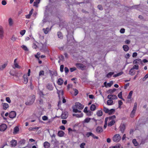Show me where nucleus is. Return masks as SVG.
Returning a JSON list of instances; mask_svg holds the SVG:
<instances>
[{
    "label": "nucleus",
    "instance_id": "69168bd1",
    "mask_svg": "<svg viewBox=\"0 0 148 148\" xmlns=\"http://www.w3.org/2000/svg\"><path fill=\"white\" fill-rule=\"evenodd\" d=\"M76 70V69L75 67L70 68V70L71 72H73L74 71Z\"/></svg>",
    "mask_w": 148,
    "mask_h": 148
},
{
    "label": "nucleus",
    "instance_id": "7c9ffc66",
    "mask_svg": "<svg viewBox=\"0 0 148 148\" xmlns=\"http://www.w3.org/2000/svg\"><path fill=\"white\" fill-rule=\"evenodd\" d=\"M88 108L87 107H86L84 110V112L85 113H89L90 114H88V115L90 116L91 115V112L90 111H89L87 110Z\"/></svg>",
    "mask_w": 148,
    "mask_h": 148
},
{
    "label": "nucleus",
    "instance_id": "c9c22d12",
    "mask_svg": "<svg viewBox=\"0 0 148 148\" xmlns=\"http://www.w3.org/2000/svg\"><path fill=\"white\" fill-rule=\"evenodd\" d=\"M136 111V110H132L130 115V116L131 118H133L135 114Z\"/></svg>",
    "mask_w": 148,
    "mask_h": 148
},
{
    "label": "nucleus",
    "instance_id": "3c124183",
    "mask_svg": "<svg viewBox=\"0 0 148 148\" xmlns=\"http://www.w3.org/2000/svg\"><path fill=\"white\" fill-rule=\"evenodd\" d=\"M114 72H110L107 75V77H110L113 75L114 74Z\"/></svg>",
    "mask_w": 148,
    "mask_h": 148
},
{
    "label": "nucleus",
    "instance_id": "e2e57ef3",
    "mask_svg": "<svg viewBox=\"0 0 148 148\" xmlns=\"http://www.w3.org/2000/svg\"><path fill=\"white\" fill-rule=\"evenodd\" d=\"M42 119L44 121H46L48 119V117L46 116H44L42 117Z\"/></svg>",
    "mask_w": 148,
    "mask_h": 148
},
{
    "label": "nucleus",
    "instance_id": "052dcab7",
    "mask_svg": "<svg viewBox=\"0 0 148 148\" xmlns=\"http://www.w3.org/2000/svg\"><path fill=\"white\" fill-rule=\"evenodd\" d=\"M6 100L9 103H10L11 101L9 97H6Z\"/></svg>",
    "mask_w": 148,
    "mask_h": 148
},
{
    "label": "nucleus",
    "instance_id": "423d86ee",
    "mask_svg": "<svg viewBox=\"0 0 148 148\" xmlns=\"http://www.w3.org/2000/svg\"><path fill=\"white\" fill-rule=\"evenodd\" d=\"M86 136L88 137L90 136H91L94 138L98 139V137L97 136H95V135L91 132H88L86 134Z\"/></svg>",
    "mask_w": 148,
    "mask_h": 148
},
{
    "label": "nucleus",
    "instance_id": "473e14b6",
    "mask_svg": "<svg viewBox=\"0 0 148 148\" xmlns=\"http://www.w3.org/2000/svg\"><path fill=\"white\" fill-rule=\"evenodd\" d=\"M8 22L10 26H12V25L13 22V20L11 18H9Z\"/></svg>",
    "mask_w": 148,
    "mask_h": 148
},
{
    "label": "nucleus",
    "instance_id": "f3484780",
    "mask_svg": "<svg viewBox=\"0 0 148 148\" xmlns=\"http://www.w3.org/2000/svg\"><path fill=\"white\" fill-rule=\"evenodd\" d=\"M47 88L50 90H53V87L52 85L51 84H48L47 86Z\"/></svg>",
    "mask_w": 148,
    "mask_h": 148
},
{
    "label": "nucleus",
    "instance_id": "0e129e2a",
    "mask_svg": "<svg viewBox=\"0 0 148 148\" xmlns=\"http://www.w3.org/2000/svg\"><path fill=\"white\" fill-rule=\"evenodd\" d=\"M119 107H120L121 106V105L123 104V102L121 100L119 101L118 102Z\"/></svg>",
    "mask_w": 148,
    "mask_h": 148
},
{
    "label": "nucleus",
    "instance_id": "49530a36",
    "mask_svg": "<svg viewBox=\"0 0 148 148\" xmlns=\"http://www.w3.org/2000/svg\"><path fill=\"white\" fill-rule=\"evenodd\" d=\"M118 96L120 99H122L123 100H124V99L122 97V92H120L118 94Z\"/></svg>",
    "mask_w": 148,
    "mask_h": 148
},
{
    "label": "nucleus",
    "instance_id": "8fccbe9b",
    "mask_svg": "<svg viewBox=\"0 0 148 148\" xmlns=\"http://www.w3.org/2000/svg\"><path fill=\"white\" fill-rule=\"evenodd\" d=\"M73 90H74V95L75 96L77 95L78 93V90L75 88H73Z\"/></svg>",
    "mask_w": 148,
    "mask_h": 148
},
{
    "label": "nucleus",
    "instance_id": "de8ad7c7",
    "mask_svg": "<svg viewBox=\"0 0 148 148\" xmlns=\"http://www.w3.org/2000/svg\"><path fill=\"white\" fill-rule=\"evenodd\" d=\"M103 111L106 113H108L109 110L105 106L103 107Z\"/></svg>",
    "mask_w": 148,
    "mask_h": 148
},
{
    "label": "nucleus",
    "instance_id": "0eeeda50",
    "mask_svg": "<svg viewBox=\"0 0 148 148\" xmlns=\"http://www.w3.org/2000/svg\"><path fill=\"white\" fill-rule=\"evenodd\" d=\"M7 126L5 124H2L0 125V131H4L7 129Z\"/></svg>",
    "mask_w": 148,
    "mask_h": 148
},
{
    "label": "nucleus",
    "instance_id": "c85d7f7f",
    "mask_svg": "<svg viewBox=\"0 0 148 148\" xmlns=\"http://www.w3.org/2000/svg\"><path fill=\"white\" fill-rule=\"evenodd\" d=\"M96 106L94 104H92L90 107V109L92 111H94L96 110Z\"/></svg>",
    "mask_w": 148,
    "mask_h": 148
},
{
    "label": "nucleus",
    "instance_id": "5fc2aeb1",
    "mask_svg": "<svg viewBox=\"0 0 148 148\" xmlns=\"http://www.w3.org/2000/svg\"><path fill=\"white\" fill-rule=\"evenodd\" d=\"M44 75V71H43L42 70V71H40V72L39 73V76L43 75Z\"/></svg>",
    "mask_w": 148,
    "mask_h": 148
},
{
    "label": "nucleus",
    "instance_id": "4468645a",
    "mask_svg": "<svg viewBox=\"0 0 148 148\" xmlns=\"http://www.w3.org/2000/svg\"><path fill=\"white\" fill-rule=\"evenodd\" d=\"M96 132L98 133H100L103 131L102 127L101 126H98L96 129Z\"/></svg>",
    "mask_w": 148,
    "mask_h": 148
},
{
    "label": "nucleus",
    "instance_id": "20e7f679",
    "mask_svg": "<svg viewBox=\"0 0 148 148\" xmlns=\"http://www.w3.org/2000/svg\"><path fill=\"white\" fill-rule=\"evenodd\" d=\"M121 139V137L120 135L118 134H115L112 138L113 141L115 142H119Z\"/></svg>",
    "mask_w": 148,
    "mask_h": 148
},
{
    "label": "nucleus",
    "instance_id": "a19ab883",
    "mask_svg": "<svg viewBox=\"0 0 148 148\" xmlns=\"http://www.w3.org/2000/svg\"><path fill=\"white\" fill-rule=\"evenodd\" d=\"M25 140L24 139H22L21 140L19 141V143L20 144L22 145L24 144L25 143Z\"/></svg>",
    "mask_w": 148,
    "mask_h": 148
},
{
    "label": "nucleus",
    "instance_id": "603ef678",
    "mask_svg": "<svg viewBox=\"0 0 148 148\" xmlns=\"http://www.w3.org/2000/svg\"><path fill=\"white\" fill-rule=\"evenodd\" d=\"M17 39V38L14 35H13L12 36L11 40L13 41H15Z\"/></svg>",
    "mask_w": 148,
    "mask_h": 148
},
{
    "label": "nucleus",
    "instance_id": "5701e85b",
    "mask_svg": "<svg viewBox=\"0 0 148 148\" xmlns=\"http://www.w3.org/2000/svg\"><path fill=\"white\" fill-rule=\"evenodd\" d=\"M73 116H75L77 118L82 117L83 116V114L82 113H81L80 114H73Z\"/></svg>",
    "mask_w": 148,
    "mask_h": 148
},
{
    "label": "nucleus",
    "instance_id": "4c0bfd02",
    "mask_svg": "<svg viewBox=\"0 0 148 148\" xmlns=\"http://www.w3.org/2000/svg\"><path fill=\"white\" fill-rule=\"evenodd\" d=\"M116 90V89L115 88H114L113 89H109L108 91V93L112 94L115 92Z\"/></svg>",
    "mask_w": 148,
    "mask_h": 148
},
{
    "label": "nucleus",
    "instance_id": "b1692460",
    "mask_svg": "<svg viewBox=\"0 0 148 148\" xmlns=\"http://www.w3.org/2000/svg\"><path fill=\"white\" fill-rule=\"evenodd\" d=\"M64 134V132L62 131H59L58 132V134L60 137L63 136Z\"/></svg>",
    "mask_w": 148,
    "mask_h": 148
},
{
    "label": "nucleus",
    "instance_id": "f257e3e1",
    "mask_svg": "<svg viewBox=\"0 0 148 148\" xmlns=\"http://www.w3.org/2000/svg\"><path fill=\"white\" fill-rule=\"evenodd\" d=\"M84 107V106L81 104L80 103L78 102H76L75 105L73 106V112L75 113H81V111L78 110H82Z\"/></svg>",
    "mask_w": 148,
    "mask_h": 148
},
{
    "label": "nucleus",
    "instance_id": "ddd939ff",
    "mask_svg": "<svg viewBox=\"0 0 148 148\" xmlns=\"http://www.w3.org/2000/svg\"><path fill=\"white\" fill-rule=\"evenodd\" d=\"M64 81L61 78H59L57 81V84L60 86H61L63 83Z\"/></svg>",
    "mask_w": 148,
    "mask_h": 148
},
{
    "label": "nucleus",
    "instance_id": "bb28decb",
    "mask_svg": "<svg viewBox=\"0 0 148 148\" xmlns=\"http://www.w3.org/2000/svg\"><path fill=\"white\" fill-rule=\"evenodd\" d=\"M135 71L132 68L129 71V74L131 75H134L135 73Z\"/></svg>",
    "mask_w": 148,
    "mask_h": 148
},
{
    "label": "nucleus",
    "instance_id": "9b49d317",
    "mask_svg": "<svg viewBox=\"0 0 148 148\" xmlns=\"http://www.w3.org/2000/svg\"><path fill=\"white\" fill-rule=\"evenodd\" d=\"M4 31L2 27L0 26V38L3 39V37Z\"/></svg>",
    "mask_w": 148,
    "mask_h": 148
},
{
    "label": "nucleus",
    "instance_id": "79ce46f5",
    "mask_svg": "<svg viewBox=\"0 0 148 148\" xmlns=\"http://www.w3.org/2000/svg\"><path fill=\"white\" fill-rule=\"evenodd\" d=\"M58 38L62 39L63 38V36L62 33L60 32H58L57 33Z\"/></svg>",
    "mask_w": 148,
    "mask_h": 148
},
{
    "label": "nucleus",
    "instance_id": "13d9d810",
    "mask_svg": "<svg viewBox=\"0 0 148 148\" xmlns=\"http://www.w3.org/2000/svg\"><path fill=\"white\" fill-rule=\"evenodd\" d=\"M25 32H26V31H25V30H21L20 32V34L21 35L23 36V35H24L25 34Z\"/></svg>",
    "mask_w": 148,
    "mask_h": 148
},
{
    "label": "nucleus",
    "instance_id": "393cba45",
    "mask_svg": "<svg viewBox=\"0 0 148 148\" xmlns=\"http://www.w3.org/2000/svg\"><path fill=\"white\" fill-rule=\"evenodd\" d=\"M43 30L44 33L47 34L48 33L49 31L51 30V29H49V27H47L46 29H43Z\"/></svg>",
    "mask_w": 148,
    "mask_h": 148
},
{
    "label": "nucleus",
    "instance_id": "a878e982",
    "mask_svg": "<svg viewBox=\"0 0 148 148\" xmlns=\"http://www.w3.org/2000/svg\"><path fill=\"white\" fill-rule=\"evenodd\" d=\"M57 93L58 94V96L59 98H60V95H61L62 96H63L64 95V92L62 90H58L57 92Z\"/></svg>",
    "mask_w": 148,
    "mask_h": 148
},
{
    "label": "nucleus",
    "instance_id": "f8f14e48",
    "mask_svg": "<svg viewBox=\"0 0 148 148\" xmlns=\"http://www.w3.org/2000/svg\"><path fill=\"white\" fill-rule=\"evenodd\" d=\"M91 119L90 118H86L82 122V123L83 124L88 123L89 122Z\"/></svg>",
    "mask_w": 148,
    "mask_h": 148
},
{
    "label": "nucleus",
    "instance_id": "4d7b16f0",
    "mask_svg": "<svg viewBox=\"0 0 148 148\" xmlns=\"http://www.w3.org/2000/svg\"><path fill=\"white\" fill-rule=\"evenodd\" d=\"M14 65L15 66V67H13L14 69H15L16 68H20V66L18 65V64L17 63H15L14 64Z\"/></svg>",
    "mask_w": 148,
    "mask_h": 148
},
{
    "label": "nucleus",
    "instance_id": "6e6d98bb",
    "mask_svg": "<svg viewBox=\"0 0 148 148\" xmlns=\"http://www.w3.org/2000/svg\"><path fill=\"white\" fill-rule=\"evenodd\" d=\"M113 84V82L112 81H110L109 83H108L107 84V86L109 87H111V86Z\"/></svg>",
    "mask_w": 148,
    "mask_h": 148
},
{
    "label": "nucleus",
    "instance_id": "bf43d9fd",
    "mask_svg": "<svg viewBox=\"0 0 148 148\" xmlns=\"http://www.w3.org/2000/svg\"><path fill=\"white\" fill-rule=\"evenodd\" d=\"M137 103L135 102L134 104L133 110H134L136 111V108H137Z\"/></svg>",
    "mask_w": 148,
    "mask_h": 148
},
{
    "label": "nucleus",
    "instance_id": "864d4df0",
    "mask_svg": "<svg viewBox=\"0 0 148 148\" xmlns=\"http://www.w3.org/2000/svg\"><path fill=\"white\" fill-rule=\"evenodd\" d=\"M120 145L119 144L115 146H112L110 148H120Z\"/></svg>",
    "mask_w": 148,
    "mask_h": 148
},
{
    "label": "nucleus",
    "instance_id": "338daca9",
    "mask_svg": "<svg viewBox=\"0 0 148 148\" xmlns=\"http://www.w3.org/2000/svg\"><path fill=\"white\" fill-rule=\"evenodd\" d=\"M85 145V143H82L80 145V147L81 148H84V145Z\"/></svg>",
    "mask_w": 148,
    "mask_h": 148
},
{
    "label": "nucleus",
    "instance_id": "cd10ccee",
    "mask_svg": "<svg viewBox=\"0 0 148 148\" xmlns=\"http://www.w3.org/2000/svg\"><path fill=\"white\" fill-rule=\"evenodd\" d=\"M40 0H36L34 3V6L37 7L38 4L40 3Z\"/></svg>",
    "mask_w": 148,
    "mask_h": 148
},
{
    "label": "nucleus",
    "instance_id": "ea45409f",
    "mask_svg": "<svg viewBox=\"0 0 148 148\" xmlns=\"http://www.w3.org/2000/svg\"><path fill=\"white\" fill-rule=\"evenodd\" d=\"M115 111V110L114 109H112L110 110H109V111L108 113L109 114H111L113 113H114Z\"/></svg>",
    "mask_w": 148,
    "mask_h": 148
},
{
    "label": "nucleus",
    "instance_id": "2eb2a0df",
    "mask_svg": "<svg viewBox=\"0 0 148 148\" xmlns=\"http://www.w3.org/2000/svg\"><path fill=\"white\" fill-rule=\"evenodd\" d=\"M2 105L4 110H6L9 107L8 104L6 103H3L2 104Z\"/></svg>",
    "mask_w": 148,
    "mask_h": 148
},
{
    "label": "nucleus",
    "instance_id": "6e6552de",
    "mask_svg": "<svg viewBox=\"0 0 148 148\" xmlns=\"http://www.w3.org/2000/svg\"><path fill=\"white\" fill-rule=\"evenodd\" d=\"M16 114L15 112L12 111L9 114V117L10 118L13 119L16 116Z\"/></svg>",
    "mask_w": 148,
    "mask_h": 148
},
{
    "label": "nucleus",
    "instance_id": "09e8293b",
    "mask_svg": "<svg viewBox=\"0 0 148 148\" xmlns=\"http://www.w3.org/2000/svg\"><path fill=\"white\" fill-rule=\"evenodd\" d=\"M132 142L135 146H137L138 145V143L137 142L136 139H134L133 140Z\"/></svg>",
    "mask_w": 148,
    "mask_h": 148
},
{
    "label": "nucleus",
    "instance_id": "2f4dec72",
    "mask_svg": "<svg viewBox=\"0 0 148 148\" xmlns=\"http://www.w3.org/2000/svg\"><path fill=\"white\" fill-rule=\"evenodd\" d=\"M141 62V60L140 59H138L134 60L133 62V63L134 64H137L139 63V62Z\"/></svg>",
    "mask_w": 148,
    "mask_h": 148
},
{
    "label": "nucleus",
    "instance_id": "680f3d73",
    "mask_svg": "<svg viewBox=\"0 0 148 148\" xmlns=\"http://www.w3.org/2000/svg\"><path fill=\"white\" fill-rule=\"evenodd\" d=\"M64 66L63 65H62L60 66V71L61 72L63 71Z\"/></svg>",
    "mask_w": 148,
    "mask_h": 148
},
{
    "label": "nucleus",
    "instance_id": "6ab92c4d",
    "mask_svg": "<svg viewBox=\"0 0 148 148\" xmlns=\"http://www.w3.org/2000/svg\"><path fill=\"white\" fill-rule=\"evenodd\" d=\"M125 129V127L124 125H121L120 127V130L122 133H123Z\"/></svg>",
    "mask_w": 148,
    "mask_h": 148
},
{
    "label": "nucleus",
    "instance_id": "7ed1b4c3",
    "mask_svg": "<svg viewBox=\"0 0 148 148\" xmlns=\"http://www.w3.org/2000/svg\"><path fill=\"white\" fill-rule=\"evenodd\" d=\"M116 118V116L115 115H113L112 116H110L106 118L105 119V124L103 126V128L104 129L106 128L107 126V122L110 121V120H111L112 119H114Z\"/></svg>",
    "mask_w": 148,
    "mask_h": 148
},
{
    "label": "nucleus",
    "instance_id": "a18cd8bd",
    "mask_svg": "<svg viewBox=\"0 0 148 148\" xmlns=\"http://www.w3.org/2000/svg\"><path fill=\"white\" fill-rule=\"evenodd\" d=\"M21 47L25 51H28V49L26 46L24 45H22L21 46Z\"/></svg>",
    "mask_w": 148,
    "mask_h": 148
},
{
    "label": "nucleus",
    "instance_id": "58836bf2",
    "mask_svg": "<svg viewBox=\"0 0 148 148\" xmlns=\"http://www.w3.org/2000/svg\"><path fill=\"white\" fill-rule=\"evenodd\" d=\"M133 91H131L129 92V94L127 97V98L129 99H131L132 96V95L133 94Z\"/></svg>",
    "mask_w": 148,
    "mask_h": 148
},
{
    "label": "nucleus",
    "instance_id": "39448f33",
    "mask_svg": "<svg viewBox=\"0 0 148 148\" xmlns=\"http://www.w3.org/2000/svg\"><path fill=\"white\" fill-rule=\"evenodd\" d=\"M75 65L77 68L81 70H83L86 69V66L81 63H76Z\"/></svg>",
    "mask_w": 148,
    "mask_h": 148
},
{
    "label": "nucleus",
    "instance_id": "72a5a7b5",
    "mask_svg": "<svg viewBox=\"0 0 148 148\" xmlns=\"http://www.w3.org/2000/svg\"><path fill=\"white\" fill-rule=\"evenodd\" d=\"M7 63H5L3 65L0 66V70H3L7 66Z\"/></svg>",
    "mask_w": 148,
    "mask_h": 148
},
{
    "label": "nucleus",
    "instance_id": "f03ea898",
    "mask_svg": "<svg viewBox=\"0 0 148 148\" xmlns=\"http://www.w3.org/2000/svg\"><path fill=\"white\" fill-rule=\"evenodd\" d=\"M35 99V96L34 95H32L29 97L27 101L25 103L26 105H32L34 102Z\"/></svg>",
    "mask_w": 148,
    "mask_h": 148
},
{
    "label": "nucleus",
    "instance_id": "9d476101",
    "mask_svg": "<svg viewBox=\"0 0 148 148\" xmlns=\"http://www.w3.org/2000/svg\"><path fill=\"white\" fill-rule=\"evenodd\" d=\"M11 145V147H15L17 144V141L15 140H12L10 141Z\"/></svg>",
    "mask_w": 148,
    "mask_h": 148
},
{
    "label": "nucleus",
    "instance_id": "774afa93",
    "mask_svg": "<svg viewBox=\"0 0 148 148\" xmlns=\"http://www.w3.org/2000/svg\"><path fill=\"white\" fill-rule=\"evenodd\" d=\"M147 78H148V74H147L145 75L144 77L143 78V81H145L146 80V79Z\"/></svg>",
    "mask_w": 148,
    "mask_h": 148
},
{
    "label": "nucleus",
    "instance_id": "f704fd0d",
    "mask_svg": "<svg viewBox=\"0 0 148 148\" xmlns=\"http://www.w3.org/2000/svg\"><path fill=\"white\" fill-rule=\"evenodd\" d=\"M113 101L111 99L108 100L107 101V104L108 105H112L113 104Z\"/></svg>",
    "mask_w": 148,
    "mask_h": 148
},
{
    "label": "nucleus",
    "instance_id": "dca6fc26",
    "mask_svg": "<svg viewBox=\"0 0 148 148\" xmlns=\"http://www.w3.org/2000/svg\"><path fill=\"white\" fill-rule=\"evenodd\" d=\"M23 83L25 84H26L28 82V79L27 77V76L26 75H24L23 76Z\"/></svg>",
    "mask_w": 148,
    "mask_h": 148
},
{
    "label": "nucleus",
    "instance_id": "412c9836",
    "mask_svg": "<svg viewBox=\"0 0 148 148\" xmlns=\"http://www.w3.org/2000/svg\"><path fill=\"white\" fill-rule=\"evenodd\" d=\"M19 131V128L17 126L15 127L14 130V131L13 132V134H16Z\"/></svg>",
    "mask_w": 148,
    "mask_h": 148
},
{
    "label": "nucleus",
    "instance_id": "4be33fe9",
    "mask_svg": "<svg viewBox=\"0 0 148 148\" xmlns=\"http://www.w3.org/2000/svg\"><path fill=\"white\" fill-rule=\"evenodd\" d=\"M50 73L51 76H57L58 75L56 71H50Z\"/></svg>",
    "mask_w": 148,
    "mask_h": 148
},
{
    "label": "nucleus",
    "instance_id": "c756f323",
    "mask_svg": "<svg viewBox=\"0 0 148 148\" xmlns=\"http://www.w3.org/2000/svg\"><path fill=\"white\" fill-rule=\"evenodd\" d=\"M97 115L98 116H101L103 115L102 111L100 110L98 111L97 112Z\"/></svg>",
    "mask_w": 148,
    "mask_h": 148
},
{
    "label": "nucleus",
    "instance_id": "c03bdc74",
    "mask_svg": "<svg viewBox=\"0 0 148 148\" xmlns=\"http://www.w3.org/2000/svg\"><path fill=\"white\" fill-rule=\"evenodd\" d=\"M123 73V72H120L119 73H118L116 74H114L113 75V77H116L118 76H119L120 75H121Z\"/></svg>",
    "mask_w": 148,
    "mask_h": 148
},
{
    "label": "nucleus",
    "instance_id": "1a4fd4ad",
    "mask_svg": "<svg viewBox=\"0 0 148 148\" xmlns=\"http://www.w3.org/2000/svg\"><path fill=\"white\" fill-rule=\"evenodd\" d=\"M108 99H117L116 96L114 95H109L107 97Z\"/></svg>",
    "mask_w": 148,
    "mask_h": 148
},
{
    "label": "nucleus",
    "instance_id": "e433bc0d",
    "mask_svg": "<svg viewBox=\"0 0 148 148\" xmlns=\"http://www.w3.org/2000/svg\"><path fill=\"white\" fill-rule=\"evenodd\" d=\"M123 47L124 49V50L125 51H128L129 50V47L127 45H123Z\"/></svg>",
    "mask_w": 148,
    "mask_h": 148
},
{
    "label": "nucleus",
    "instance_id": "37998d69",
    "mask_svg": "<svg viewBox=\"0 0 148 148\" xmlns=\"http://www.w3.org/2000/svg\"><path fill=\"white\" fill-rule=\"evenodd\" d=\"M132 68L134 70H138L139 69V66L138 64H136Z\"/></svg>",
    "mask_w": 148,
    "mask_h": 148
},
{
    "label": "nucleus",
    "instance_id": "a211bd4d",
    "mask_svg": "<svg viewBox=\"0 0 148 148\" xmlns=\"http://www.w3.org/2000/svg\"><path fill=\"white\" fill-rule=\"evenodd\" d=\"M43 145L45 148H49L50 144L49 143L46 141L44 143Z\"/></svg>",
    "mask_w": 148,
    "mask_h": 148
},
{
    "label": "nucleus",
    "instance_id": "aec40b11",
    "mask_svg": "<svg viewBox=\"0 0 148 148\" xmlns=\"http://www.w3.org/2000/svg\"><path fill=\"white\" fill-rule=\"evenodd\" d=\"M113 119H112L111 120V121L109 123H108V126H111L114 125L115 123V121Z\"/></svg>",
    "mask_w": 148,
    "mask_h": 148
}]
</instances>
